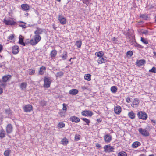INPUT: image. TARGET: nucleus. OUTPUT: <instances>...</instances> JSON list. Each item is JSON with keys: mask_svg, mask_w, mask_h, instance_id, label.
Segmentation results:
<instances>
[{"mask_svg": "<svg viewBox=\"0 0 156 156\" xmlns=\"http://www.w3.org/2000/svg\"><path fill=\"white\" fill-rule=\"evenodd\" d=\"M44 82L43 87L45 88H48L50 87L52 80L51 77L48 76H45L44 78Z\"/></svg>", "mask_w": 156, "mask_h": 156, "instance_id": "1", "label": "nucleus"}, {"mask_svg": "<svg viewBox=\"0 0 156 156\" xmlns=\"http://www.w3.org/2000/svg\"><path fill=\"white\" fill-rule=\"evenodd\" d=\"M3 21L5 24L7 25H15L16 24V23L13 20V19L11 18H5Z\"/></svg>", "mask_w": 156, "mask_h": 156, "instance_id": "2", "label": "nucleus"}, {"mask_svg": "<svg viewBox=\"0 0 156 156\" xmlns=\"http://www.w3.org/2000/svg\"><path fill=\"white\" fill-rule=\"evenodd\" d=\"M137 115L139 119L143 120H146L147 119V115L144 112L140 111Z\"/></svg>", "mask_w": 156, "mask_h": 156, "instance_id": "3", "label": "nucleus"}, {"mask_svg": "<svg viewBox=\"0 0 156 156\" xmlns=\"http://www.w3.org/2000/svg\"><path fill=\"white\" fill-rule=\"evenodd\" d=\"M58 19L60 23L62 25H64L66 23V20L62 15H58Z\"/></svg>", "mask_w": 156, "mask_h": 156, "instance_id": "4", "label": "nucleus"}, {"mask_svg": "<svg viewBox=\"0 0 156 156\" xmlns=\"http://www.w3.org/2000/svg\"><path fill=\"white\" fill-rule=\"evenodd\" d=\"M138 131L139 133L144 136H148L150 135L149 133L145 129L140 128L139 129Z\"/></svg>", "mask_w": 156, "mask_h": 156, "instance_id": "5", "label": "nucleus"}, {"mask_svg": "<svg viewBox=\"0 0 156 156\" xmlns=\"http://www.w3.org/2000/svg\"><path fill=\"white\" fill-rule=\"evenodd\" d=\"M13 129V127L12 125L11 124H8L6 127V131L7 134H10L11 133Z\"/></svg>", "mask_w": 156, "mask_h": 156, "instance_id": "6", "label": "nucleus"}, {"mask_svg": "<svg viewBox=\"0 0 156 156\" xmlns=\"http://www.w3.org/2000/svg\"><path fill=\"white\" fill-rule=\"evenodd\" d=\"M104 151L106 153L112 152L114 149L112 147L108 145H106L104 146Z\"/></svg>", "mask_w": 156, "mask_h": 156, "instance_id": "7", "label": "nucleus"}, {"mask_svg": "<svg viewBox=\"0 0 156 156\" xmlns=\"http://www.w3.org/2000/svg\"><path fill=\"white\" fill-rule=\"evenodd\" d=\"M81 114L82 115L90 117L93 114V112L91 111L87 110L82 111Z\"/></svg>", "mask_w": 156, "mask_h": 156, "instance_id": "8", "label": "nucleus"}, {"mask_svg": "<svg viewBox=\"0 0 156 156\" xmlns=\"http://www.w3.org/2000/svg\"><path fill=\"white\" fill-rule=\"evenodd\" d=\"M33 107L30 104H28L25 105L23 108L24 112H30L32 110Z\"/></svg>", "mask_w": 156, "mask_h": 156, "instance_id": "9", "label": "nucleus"}, {"mask_svg": "<svg viewBox=\"0 0 156 156\" xmlns=\"http://www.w3.org/2000/svg\"><path fill=\"white\" fill-rule=\"evenodd\" d=\"M12 52L14 54H17L20 51L19 47L17 45L13 46L12 48Z\"/></svg>", "mask_w": 156, "mask_h": 156, "instance_id": "10", "label": "nucleus"}, {"mask_svg": "<svg viewBox=\"0 0 156 156\" xmlns=\"http://www.w3.org/2000/svg\"><path fill=\"white\" fill-rule=\"evenodd\" d=\"M12 77V76L9 75H5L2 78V80L5 83L7 81H9Z\"/></svg>", "mask_w": 156, "mask_h": 156, "instance_id": "11", "label": "nucleus"}, {"mask_svg": "<svg viewBox=\"0 0 156 156\" xmlns=\"http://www.w3.org/2000/svg\"><path fill=\"white\" fill-rule=\"evenodd\" d=\"M121 108L119 106L117 105L114 107V112L117 114H119L121 112Z\"/></svg>", "mask_w": 156, "mask_h": 156, "instance_id": "12", "label": "nucleus"}, {"mask_svg": "<svg viewBox=\"0 0 156 156\" xmlns=\"http://www.w3.org/2000/svg\"><path fill=\"white\" fill-rule=\"evenodd\" d=\"M146 61L144 59L137 60L136 62V64L139 67L144 65Z\"/></svg>", "mask_w": 156, "mask_h": 156, "instance_id": "13", "label": "nucleus"}, {"mask_svg": "<svg viewBox=\"0 0 156 156\" xmlns=\"http://www.w3.org/2000/svg\"><path fill=\"white\" fill-rule=\"evenodd\" d=\"M104 139L106 142L109 143L111 141L112 139V137L111 135L107 134L104 136Z\"/></svg>", "mask_w": 156, "mask_h": 156, "instance_id": "14", "label": "nucleus"}, {"mask_svg": "<svg viewBox=\"0 0 156 156\" xmlns=\"http://www.w3.org/2000/svg\"><path fill=\"white\" fill-rule=\"evenodd\" d=\"M70 120L76 123H78L80 121V119L75 116H72L69 118Z\"/></svg>", "mask_w": 156, "mask_h": 156, "instance_id": "15", "label": "nucleus"}, {"mask_svg": "<svg viewBox=\"0 0 156 156\" xmlns=\"http://www.w3.org/2000/svg\"><path fill=\"white\" fill-rule=\"evenodd\" d=\"M43 30L42 29L38 27L37 28L36 30L35 31L34 33L37 35H40L42 34Z\"/></svg>", "mask_w": 156, "mask_h": 156, "instance_id": "16", "label": "nucleus"}, {"mask_svg": "<svg viewBox=\"0 0 156 156\" xmlns=\"http://www.w3.org/2000/svg\"><path fill=\"white\" fill-rule=\"evenodd\" d=\"M22 9L24 11H27L30 9L29 6L27 4H23L21 5Z\"/></svg>", "mask_w": 156, "mask_h": 156, "instance_id": "17", "label": "nucleus"}, {"mask_svg": "<svg viewBox=\"0 0 156 156\" xmlns=\"http://www.w3.org/2000/svg\"><path fill=\"white\" fill-rule=\"evenodd\" d=\"M46 69L44 66H42L40 68V69L38 72L39 75H42L45 73Z\"/></svg>", "mask_w": 156, "mask_h": 156, "instance_id": "18", "label": "nucleus"}, {"mask_svg": "<svg viewBox=\"0 0 156 156\" xmlns=\"http://www.w3.org/2000/svg\"><path fill=\"white\" fill-rule=\"evenodd\" d=\"M78 92V91L77 90L75 89H73L70 90L69 93L71 95H75Z\"/></svg>", "mask_w": 156, "mask_h": 156, "instance_id": "19", "label": "nucleus"}, {"mask_svg": "<svg viewBox=\"0 0 156 156\" xmlns=\"http://www.w3.org/2000/svg\"><path fill=\"white\" fill-rule=\"evenodd\" d=\"M5 113L9 117H11L12 115L11 110L10 108L6 109L5 110Z\"/></svg>", "mask_w": 156, "mask_h": 156, "instance_id": "20", "label": "nucleus"}, {"mask_svg": "<svg viewBox=\"0 0 156 156\" xmlns=\"http://www.w3.org/2000/svg\"><path fill=\"white\" fill-rule=\"evenodd\" d=\"M19 43L21 45L23 46H25L26 44L23 41V38L22 37V36L20 35L19 38Z\"/></svg>", "mask_w": 156, "mask_h": 156, "instance_id": "21", "label": "nucleus"}, {"mask_svg": "<svg viewBox=\"0 0 156 156\" xmlns=\"http://www.w3.org/2000/svg\"><path fill=\"white\" fill-rule=\"evenodd\" d=\"M141 145V143L138 141H135L133 142L132 144V147L134 148L138 147V146Z\"/></svg>", "mask_w": 156, "mask_h": 156, "instance_id": "22", "label": "nucleus"}, {"mask_svg": "<svg viewBox=\"0 0 156 156\" xmlns=\"http://www.w3.org/2000/svg\"><path fill=\"white\" fill-rule=\"evenodd\" d=\"M106 61V59H105L102 57L99 58L98 60V62L99 64H100L105 63Z\"/></svg>", "mask_w": 156, "mask_h": 156, "instance_id": "23", "label": "nucleus"}, {"mask_svg": "<svg viewBox=\"0 0 156 156\" xmlns=\"http://www.w3.org/2000/svg\"><path fill=\"white\" fill-rule=\"evenodd\" d=\"M57 54V52L54 49L52 50L51 52L50 55L52 58H53L55 57Z\"/></svg>", "mask_w": 156, "mask_h": 156, "instance_id": "24", "label": "nucleus"}, {"mask_svg": "<svg viewBox=\"0 0 156 156\" xmlns=\"http://www.w3.org/2000/svg\"><path fill=\"white\" fill-rule=\"evenodd\" d=\"M5 137V132L3 129H2L0 130V138L2 139Z\"/></svg>", "mask_w": 156, "mask_h": 156, "instance_id": "25", "label": "nucleus"}, {"mask_svg": "<svg viewBox=\"0 0 156 156\" xmlns=\"http://www.w3.org/2000/svg\"><path fill=\"white\" fill-rule=\"evenodd\" d=\"M34 39L35 40V41L38 43V42H39V41L41 40V37L40 35H35L34 36Z\"/></svg>", "mask_w": 156, "mask_h": 156, "instance_id": "26", "label": "nucleus"}, {"mask_svg": "<svg viewBox=\"0 0 156 156\" xmlns=\"http://www.w3.org/2000/svg\"><path fill=\"white\" fill-rule=\"evenodd\" d=\"M27 85L26 82H23L20 85V87L21 90H23L26 88Z\"/></svg>", "mask_w": 156, "mask_h": 156, "instance_id": "27", "label": "nucleus"}, {"mask_svg": "<svg viewBox=\"0 0 156 156\" xmlns=\"http://www.w3.org/2000/svg\"><path fill=\"white\" fill-rule=\"evenodd\" d=\"M61 57L62 58V60H66L67 57V52L65 51H64L62 55V56H61Z\"/></svg>", "mask_w": 156, "mask_h": 156, "instance_id": "28", "label": "nucleus"}, {"mask_svg": "<svg viewBox=\"0 0 156 156\" xmlns=\"http://www.w3.org/2000/svg\"><path fill=\"white\" fill-rule=\"evenodd\" d=\"M118 88L116 86H113L111 87V91L113 93H115L117 90Z\"/></svg>", "mask_w": 156, "mask_h": 156, "instance_id": "29", "label": "nucleus"}, {"mask_svg": "<svg viewBox=\"0 0 156 156\" xmlns=\"http://www.w3.org/2000/svg\"><path fill=\"white\" fill-rule=\"evenodd\" d=\"M128 115L129 117L131 119H133L135 117V114L133 111L129 112Z\"/></svg>", "mask_w": 156, "mask_h": 156, "instance_id": "30", "label": "nucleus"}, {"mask_svg": "<svg viewBox=\"0 0 156 156\" xmlns=\"http://www.w3.org/2000/svg\"><path fill=\"white\" fill-rule=\"evenodd\" d=\"M95 55L97 56L99 58H101L103 56L104 54L102 51H100L98 52H96L95 53Z\"/></svg>", "mask_w": 156, "mask_h": 156, "instance_id": "31", "label": "nucleus"}, {"mask_svg": "<svg viewBox=\"0 0 156 156\" xmlns=\"http://www.w3.org/2000/svg\"><path fill=\"white\" fill-rule=\"evenodd\" d=\"M27 40L30 41V44L32 45H35L37 44V42H36L35 40L34 39H28Z\"/></svg>", "mask_w": 156, "mask_h": 156, "instance_id": "32", "label": "nucleus"}, {"mask_svg": "<svg viewBox=\"0 0 156 156\" xmlns=\"http://www.w3.org/2000/svg\"><path fill=\"white\" fill-rule=\"evenodd\" d=\"M82 41H76L75 45L77 46V48H80L81 47L82 45Z\"/></svg>", "mask_w": 156, "mask_h": 156, "instance_id": "33", "label": "nucleus"}, {"mask_svg": "<svg viewBox=\"0 0 156 156\" xmlns=\"http://www.w3.org/2000/svg\"><path fill=\"white\" fill-rule=\"evenodd\" d=\"M91 75L89 74H87L84 76V78L85 80H86L88 81H89L91 80Z\"/></svg>", "mask_w": 156, "mask_h": 156, "instance_id": "34", "label": "nucleus"}, {"mask_svg": "<svg viewBox=\"0 0 156 156\" xmlns=\"http://www.w3.org/2000/svg\"><path fill=\"white\" fill-rule=\"evenodd\" d=\"M139 103V101L136 98L134 99V101L133 102V106L132 105V106L133 107H134V105H137Z\"/></svg>", "mask_w": 156, "mask_h": 156, "instance_id": "35", "label": "nucleus"}, {"mask_svg": "<svg viewBox=\"0 0 156 156\" xmlns=\"http://www.w3.org/2000/svg\"><path fill=\"white\" fill-rule=\"evenodd\" d=\"M7 85L6 83L4 82H3L2 80H0V87H1L2 88L5 87Z\"/></svg>", "mask_w": 156, "mask_h": 156, "instance_id": "36", "label": "nucleus"}, {"mask_svg": "<svg viewBox=\"0 0 156 156\" xmlns=\"http://www.w3.org/2000/svg\"><path fill=\"white\" fill-rule=\"evenodd\" d=\"M118 156H127L126 153L124 151L119 152L118 153Z\"/></svg>", "mask_w": 156, "mask_h": 156, "instance_id": "37", "label": "nucleus"}, {"mask_svg": "<svg viewBox=\"0 0 156 156\" xmlns=\"http://www.w3.org/2000/svg\"><path fill=\"white\" fill-rule=\"evenodd\" d=\"M11 152L10 150H7L5 151L4 154L5 156H9Z\"/></svg>", "mask_w": 156, "mask_h": 156, "instance_id": "38", "label": "nucleus"}, {"mask_svg": "<svg viewBox=\"0 0 156 156\" xmlns=\"http://www.w3.org/2000/svg\"><path fill=\"white\" fill-rule=\"evenodd\" d=\"M62 142L63 144L66 145L68 143V141L67 139L66 138L63 139L62 140Z\"/></svg>", "mask_w": 156, "mask_h": 156, "instance_id": "39", "label": "nucleus"}, {"mask_svg": "<svg viewBox=\"0 0 156 156\" xmlns=\"http://www.w3.org/2000/svg\"><path fill=\"white\" fill-rule=\"evenodd\" d=\"M81 119L85 122L87 125H89V124L90 122V121L89 119L85 118H81Z\"/></svg>", "mask_w": 156, "mask_h": 156, "instance_id": "40", "label": "nucleus"}, {"mask_svg": "<svg viewBox=\"0 0 156 156\" xmlns=\"http://www.w3.org/2000/svg\"><path fill=\"white\" fill-rule=\"evenodd\" d=\"M63 74V73L62 71H60L59 72H58L57 73V74L56 75V77H61V76H62Z\"/></svg>", "mask_w": 156, "mask_h": 156, "instance_id": "41", "label": "nucleus"}, {"mask_svg": "<svg viewBox=\"0 0 156 156\" xmlns=\"http://www.w3.org/2000/svg\"><path fill=\"white\" fill-rule=\"evenodd\" d=\"M29 74L30 75H33L35 73V70L33 69H30L28 71Z\"/></svg>", "mask_w": 156, "mask_h": 156, "instance_id": "42", "label": "nucleus"}, {"mask_svg": "<svg viewBox=\"0 0 156 156\" xmlns=\"http://www.w3.org/2000/svg\"><path fill=\"white\" fill-rule=\"evenodd\" d=\"M140 17L142 18L144 20H146L148 18V16L147 14H144L141 15L140 16Z\"/></svg>", "mask_w": 156, "mask_h": 156, "instance_id": "43", "label": "nucleus"}, {"mask_svg": "<svg viewBox=\"0 0 156 156\" xmlns=\"http://www.w3.org/2000/svg\"><path fill=\"white\" fill-rule=\"evenodd\" d=\"M141 41L145 44H147L148 43L147 41L143 37H141Z\"/></svg>", "mask_w": 156, "mask_h": 156, "instance_id": "44", "label": "nucleus"}, {"mask_svg": "<svg viewBox=\"0 0 156 156\" xmlns=\"http://www.w3.org/2000/svg\"><path fill=\"white\" fill-rule=\"evenodd\" d=\"M149 72H152L154 73H156V68L155 67H153L151 69L149 70Z\"/></svg>", "mask_w": 156, "mask_h": 156, "instance_id": "45", "label": "nucleus"}, {"mask_svg": "<svg viewBox=\"0 0 156 156\" xmlns=\"http://www.w3.org/2000/svg\"><path fill=\"white\" fill-rule=\"evenodd\" d=\"M15 35L14 34H11L8 37V39L9 40H12L14 38Z\"/></svg>", "mask_w": 156, "mask_h": 156, "instance_id": "46", "label": "nucleus"}, {"mask_svg": "<svg viewBox=\"0 0 156 156\" xmlns=\"http://www.w3.org/2000/svg\"><path fill=\"white\" fill-rule=\"evenodd\" d=\"M80 138V136L79 135L76 134L75 136V139L76 141L79 140Z\"/></svg>", "mask_w": 156, "mask_h": 156, "instance_id": "47", "label": "nucleus"}, {"mask_svg": "<svg viewBox=\"0 0 156 156\" xmlns=\"http://www.w3.org/2000/svg\"><path fill=\"white\" fill-rule=\"evenodd\" d=\"M40 104L43 107L46 106V102L44 101H41L40 102Z\"/></svg>", "mask_w": 156, "mask_h": 156, "instance_id": "48", "label": "nucleus"}, {"mask_svg": "<svg viewBox=\"0 0 156 156\" xmlns=\"http://www.w3.org/2000/svg\"><path fill=\"white\" fill-rule=\"evenodd\" d=\"M65 126V124L63 122H60L59 123L58 126L60 128H63Z\"/></svg>", "mask_w": 156, "mask_h": 156, "instance_id": "49", "label": "nucleus"}, {"mask_svg": "<svg viewBox=\"0 0 156 156\" xmlns=\"http://www.w3.org/2000/svg\"><path fill=\"white\" fill-rule=\"evenodd\" d=\"M63 105V108L62 110L63 111H65L66 112V111L67 109L66 108V106H67V105L65 103H63L62 104Z\"/></svg>", "mask_w": 156, "mask_h": 156, "instance_id": "50", "label": "nucleus"}, {"mask_svg": "<svg viewBox=\"0 0 156 156\" xmlns=\"http://www.w3.org/2000/svg\"><path fill=\"white\" fill-rule=\"evenodd\" d=\"M133 52L131 51H129L126 53L127 55H129L130 57L131 56L133 55Z\"/></svg>", "mask_w": 156, "mask_h": 156, "instance_id": "51", "label": "nucleus"}, {"mask_svg": "<svg viewBox=\"0 0 156 156\" xmlns=\"http://www.w3.org/2000/svg\"><path fill=\"white\" fill-rule=\"evenodd\" d=\"M59 114L61 117H64L65 113L63 112H60Z\"/></svg>", "mask_w": 156, "mask_h": 156, "instance_id": "52", "label": "nucleus"}, {"mask_svg": "<svg viewBox=\"0 0 156 156\" xmlns=\"http://www.w3.org/2000/svg\"><path fill=\"white\" fill-rule=\"evenodd\" d=\"M126 101L128 103H129L131 101L130 98L129 97H127L126 99Z\"/></svg>", "mask_w": 156, "mask_h": 156, "instance_id": "53", "label": "nucleus"}, {"mask_svg": "<svg viewBox=\"0 0 156 156\" xmlns=\"http://www.w3.org/2000/svg\"><path fill=\"white\" fill-rule=\"evenodd\" d=\"M136 46L140 48H143V47L140 44H137L136 45Z\"/></svg>", "mask_w": 156, "mask_h": 156, "instance_id": "54", "label": "nucleus"}, {"mask_svg": "<svg viewBox=\"0 0 156 156\" xmlns=\"http://www.w3.org/2000/svg\"><path fill=\"white\" fill-rule=\"evenodd\" d=\"M19 26L22 27L23 28H25L27 27L25 25H20Z\"/></svg>", "mask_w": 156, "mask_h": 156, "instance_id": "55", "label": "nucleus"}, {"mask_svg": "<svg viewBox=\"0 0 156 156\" xmlns=\"http://www.w3.org/2000/svg\"><path fill=\"white\" fill-rule=\"evenodd\" d=\"M112 40L115 42H116L117 41V40L115 37H114L112 38Z\"/></svg>", "mask_w": 156, "mask_h": 156, "instance_id": "56", "label": "nucleus"}, {"mask_svg": "<svg viewBox=\"0 0 156 156\" xmlns=\"http://www.w3.org/2000/svg\"><path fill=\"white\" fill-rule=\"evenodd\" d=\"M143 34H147L148 33V31L147 30H145L143 32Z\"/></svg>", "mask_w": 156, "mask_h": 156, "instance_id": "57", "label": "nucleus"}, {"mask_svg": "<svg viewBox=\"0 0 156 156\" xmlns=\"http://www.w3.org/2000/svg\"><path fill=\"white\" fill-rule=\"evenodd\" d=\"M3 49V47L2 45H0V53L2 51Z\"/></svg>", "mask_w": 156, "mask_h": 156, "instance_id": "58", "label": "nucleus"}, {"mask_svg": "<svg viewBox=\"0 0 156 156\" xmlns=\"http://www.w3.org/2000/svg\"><path fill=\"white\" fill-rule=\"evenodd\" d=\"M3 91V89L0 87V94L2 93Z\"/></svg>", "mask_w": 156, "mask_h": 156, "instance_id": "59", "label": "nucleus"}, {"mask_svg": "<svg viewBox=\"0 0 156 156\" xmlns=\"http://www.w3.org/2000/svg\"><path fill=\"white\" fill-rule=\"evenodd\" d=\"M96 146L97 147H99V148L101 147L100 145L99 144H98V143L96 144Z\"/></svg>", "mask_w": 156, "mask_h": 156, "instance_id": "60", "label": "nucleus"}, {"mask_svg": "<svg viewBox=\"0 0 156 156\" xmlns=\"http://www.w3.org/2000/svg\"><path fill=\"white\" fill-rule=\"evenodd\" d=\"M74 58H70L69 60V61L71 62V60L72 59H74Z\"/></svg>", "mask_w": 156, "mask_h": 156, "instance_id": "61", "label": "nucleus"}, {"mask_svg": "<svg viewBox=\"0 0 156 156\" xmlns=\"http://www.w3.org/2000/svg\"><path fill=\"white\" fill-rule=\"evenodd\" d=\"M153 53L154 54V56L156 57V52L155 51L153 52Z\"/></svg>", "mask_w": 156, "mask_h": 156, "instance_id": "62", "label": "nucleus"}, {"mask_svg": "<svg viewBox=\"0 0 156 156\" xmlns=\"http://www.w3.org/2000/svg\"><path fill=\"white\" fill-rule=\"evenodd\" d=\"M151 121L152 122L154 123H155V122H156L155 121V120H152Z\"/></svg>", "mask_w": 156, "mask_h": 156, "instance_id": "63", "label": "nucleus"}, {"mask_svg": "<svg viewBox=\"0 0 156 156\" xmlns=\"http://www.w3.org/2000/svg\"><path fill=\"white\" fill-rule=\"evenodd\" d=\"M139 156H146V155L144 154H141Z\"/></svg>", "mask_w": 156, "mask_h": 156, "instance_id": "64", "label": "nucleus"}]
</instances>
